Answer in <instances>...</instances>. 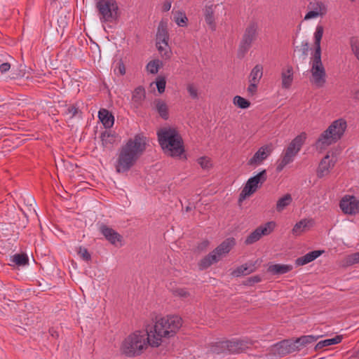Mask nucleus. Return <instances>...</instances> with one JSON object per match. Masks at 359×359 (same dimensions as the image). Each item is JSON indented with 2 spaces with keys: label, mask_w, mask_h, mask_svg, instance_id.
I'll return each instance as SVG.
<instances>
[{
  "label": "nucleus",
  "mask_w": 359,
  "mask_h": 359,
  "mask_svg": "<svg viewBox=\"0 0 359 359\" xmlns=\"http://www.w3.org/2000/svg\"><path fill=\"white\" fill-rule=\"evenodd\" d=\"M146 145L147 138L141 134L130 138L119 150L116 162V172L121 173L128 171L143 154Z\"/></svg>",
  "instance_id": "f257e3e1"
},
{
  "label": "nucleus",
  "mask_w": 359,
  "mask_h": 359,
  "mask_svg": "<svg viewBox=\"0 0 359 359\" xmlns=\"http://www.w3.org/2000/svg\"><path fill=\"white\" fill-rule=\"evenodd\" d=\"M182 326V319L177 316L163 317L149 328V336L152 337L151 346L157 347L163 337L173 336Z\"/></svg>",
  "instance_id": "f03ea898"
},
{
  "label": "nucleus",
  "mask_w": 359,
  "mask_h": 359,
  "mask_svg": "<svg viewBox=\"0 0 359 359\" xmlns=\"http://www.w3.org/2000/svg\"><path fill=\"white\" fill-rule=\"evenodd\" d=\"M157 136L159 144L166 154L179 157L184 152L182 138L175 128H162L157 131Z\"/></svg>",
  "instance_id": "7ed1b4c3"
},
{
  "label": "nucleus",
  "mask_w": 359,
  "mask_h": 359,
  "mask_svg": "<svg viewBox=\"0 0 359 359\" xmlns=\"http://www.w3.org/2000/svg\"><path fill=\"white\" fill-rule=\"evenodd\" d=\"M149 334L148 327L130 334L122 343L123 353L130 357L141 354L149 345L151 346L152 337Z\"/></svg>",
  "instance_id": "20e7f679"
},
{
  "label": "nucleus",
  "mask_w": 359,
  "mask_h": 359,
  "mask_svg": "<svg viewBox=\"0 0 359 359\" xmlns=\"http://www.w3.org/2000/svg\"><path fill=\"white\" fill-rule=\"evenodd\" d=\"M347 128V122L340 118L334 121L329 127L323 131L316 140V149L323 151L330 145L336 143L344 135Z\"/></svg>",
  "instance_id": "39448f33"
},
{
  "label": "nucleus",
  "mask_w": 359,
  "mask_h": 359,
  "mask_svg": "<svg viewBox=\"0 0 359 359\" xmlns=\"http://www.w3.org/2000/svg\"><path fill=\"white\" fill-rule=\"evenodd\" d=\"M306 139V134L302 133L294 137L287 148L283 150L280 158L276 162V171L278 172H281L287 165L294 161V157L301 150Z\"/></svg>",
  "instance_id": "423d86ee"
},
{
  "label": "nucleus",
  "mask_w": 359,
  "mask_h": 359,
  "mask_svg": "<svg viewBox=\"0 0 359 359\" xmlns=\"http://www.w3.org/2000/svg\"><path fill=\"white\" fill-rule=\"evenodd\" d=\"M235 245V240L229 238L224 241L212 252L205 257L199 264L201 269L208 268L212 264L217 262L222 256L227 254Z\"/></svg>",
  "instance_id": "0eeeda50"
},
{
  "label": "nucleus",
  "mask_w": 359,
  "mask_h": 359,
  "mask_svg": "<svg viewBox=\"0 0 359 359\" xmlns=\"http://www.w3.org/2000/svg\"><path fill=\"white\" fill-rule=\"evenodd\" d=\"M96 8L102 22H112L118 18V6L115 0H98Z\"/></svg>",
  "instance_id": "6e6552de"
},
{
  "label": "nucleus",
  "mask_w": 359,
  "mask_h": 359,
  "mask_svg": "<svg viewBox=\"0 0 359 359\" xmlns=\"http://www.w3.org/2000/svg\"><path fill=\"white\" fill-rule=\"evenodd\" d=\"M257 29L258 25L256 22H252L245 28L242 39L240 42L238 57L242 58L250 49L252 43L257 38Z\"/></svg>",
  "instance_id": "1a4fd4ad"
},
{
  "label": "nucleus",
  "mask_w": 359,
  "mask_h": 359,
  "mask_svg": "<svg viewBox=\"0 0 359 359\" xmlns=\"http://www.w3.org/2000/svg\"><path fill=\"white\" fill-rule=\"evenodd\" d=\"M266 180V171L263 170L255 176L250 177L246 182L245 187L240 194V201L245 199L254 194L259 186Z\"/></svg>",
  "instance_id": "9d476101"
},
{
  "label": "nucleus",
  "mask_w": 359,
  "mask_h": 359,
  "mask_svg": "<svg viewBox=\"0 0 359 359\" xmlns=\"http://www.w3.org/2000/svg\"><path fill=\"white\" fill-rule=\"evenodd\" d=\"M168 39L169 36L166 25H163V22H161L156 33V47L159 53L165 56V58H168L170 53V51L168 50L169 48Z\"/></svg>",
  "instance_id": "9b49d317"
},
{
  "label": "nucleus",
  "mask_w": 359,
  "mask_h": 359,
  "mask_svg": "<svg viewBox=\"0 0 359 359\" xmlns=\"http://www.w3.org/2000/svg\"><path fill=\"white\" fill-rule=\"evenodd\" d=\"M276 224L273 221L268 222L264 225H261L253 231L245 239L246 245L252 244L258 241L262 236L270 234L275 229Z\"/></svg>",
  "instance_id": "f8f14e48"
},
{
  "label": "nucleus",
  "mask_w": 359,
  "mask_h": 359,
  "mask_svg": "<svg viewBox=\"0 0 359 359\" xmlns=\"http://www.w3.org/2000/svg\"><path fill=\"white\" fill-rule=\"evenodd\" d=\"M324 28L322 25H318L314 33V45H315V51L313 57H311V67L313 68H318L323 67V63L321 61V48H320V41L323 35Z\"/></svg>",
  "instance_id": "ddd939ff"
},
{
  "label": "nucleus",
  "mask_w": 359,
  "mask_h": 359,
  "mask_svg": "<svg viewBox=\"0 0 359 359\" xmlns=\"http://www.w3.org/2000/svg\"><path fill=\"white\" fill-rule=\"evenodd\" d=\"M339 207L346 215H355L359 212V201L354 196L346 195L340 201Z\"/></svg>",
  "instance_id": "4468645a"
},
{
  "label": "nucleus",
  "mask_w": 359,
  "mask_h": 359,
  "mask_svg": "<svg viewBox=\"0 0 359 359\" xmlns=\"http://www.w3.org/2000/svg\"><path fill=\"white\" fill-rule=\"evenodd\" d=\"M272 149L270 146L264 145L261 147L250 158L247 164L249 166L256 167L263 163L264 161L266 160L271 154Z\"/></svg>",
  "instance_id": "2eb2a0df"
},
{
  "label": "nucleus",
  "mask_w": 359,
  "mask_h": 359,
  "mask_svg": "<svg viewBox=\"0 0 359 359\" xmlns=\"http://www.w3.org/2000/svg\"><path fill=\"white\" fill-rule=\"evenodd\" d=\"M337 161V157L334 155L330 156L327 154L320 162L318 169L317 175L322 178L327 175L330 170L333 168Z\"/></svg>",
  "instance_id": "dca6fc26"
},
{
  "label": "nucleus",
  "mask_w": 359,
  "mask_h": 359,
  "mask_svg": "<svg viewBox=\"0 0 359 359\" xmlns=\"http://www.w3.org/2000/svg\"><path fill=\"white\" fill-rule=\"evenodd\" d=\"M251 341L245 339H233L225 342V346L231 353H239L248 349Z\"/></svg>",
  "instance_id": "f3484780"
},
{
  "label": "nucleus",
  "mask_w": 359,
  "mask_h": 359,
  "mask_svg": "<svg viewBox=\"0 0 359 359\" xmlns=\"http://www.w3.org/2000/svg\"><path fill=\"white\" fill-rule=\"evenodd\" d=\"M217 6L209 1L203 9L205 20L212 30H215L216 27L214 13Z\"/></svg>",
  "instance_id": "a211bd4d"
},
{
  "label": "nucleus",
  "mask_w": 359,
  "mask_h": 359,
  "mask_svg": "<svg viewBox=\"0 0 359 359\" xmlns=\"http://www.w3.org/2000/svg\"><path fill=\"white\" fill-rule=\"evenodd\" d=\"M100 231L105 238L113 245L121 240V236L119 233L104 224L100 226Z\"/></svg>",
  "instance_id": "6ab92c4d"
},
{
  "label": "nucleus",
  "mask_w": 359,
  "mask_h": 359,
  "mask_svg": "<svg viewBox=\"0 0 359 359\" xmlns=\"http://www.w3.org/2000/svg\"><path fill=\"white\" fill-rule=\"evenodd\" d=\"M311 82L317 88L323 87L325 83L326 73L325 69H311Z\"/></svg>",
  "instance_id": "aec40b11"
},
{
  "label": "nucleus",
  "mask_w": 359,
  "mask_h": 359,
  "mask_svg": "<svg viewBox=\"0 0 359 359\" xmlns=\"http://www.w3.org/2000/svg\"><path fill=\"white\" fill-rule=\"evenodd\" d=\"M98 118L106 129L112 128L114 124V116L106 109L99 110Z\"/></svg>",
  "instance_id": "412c9836"
},
{
  "label": "nucleus",
  "mask_w": 359,
  "mask_h": 359,
  "mask_svg": "<svg viewBox=\"0 0 359 359\" xmlns=\"http://www.w3.org/2000/svg\"><path fill=\"white\" fill-rule=\"evenodd\" d=\"M323 250H313L306 253L305 255L297 258L295 263L297 266H303L311 262L323 254Z\"/></svg>",
  "instance_id": "4be33fe9"
},
{
  "label": "nucleus",
  "mask_w": 359,
  "mask_h": 359,
  "mask_svg": "<svg viewBox=\"0 0 359 359\" xmlns=\"http://www.w3.org/2000/svg\"><path fill=\"white\" fill-rule=\"evenodd\" d=\"M313 224L312 219H303L295 224L292 231L293 234L299 235L302 233L309 230Z\"/></svg>",
  "instance_id": "5701e85b"
},
{
  "label": "nucleus",
  "mask_w": 359,
  "mask_h": 359,
  "mask_svg": "<svg viewBox=\"0 0 359 359\" xmlns=\"http://www.w3.org/2000/svg\"><path fill=\"white\" fill-rule=\"evenodd\" d=\"M154 105L156 111L158 113L160 116L167 120L168 118V108L165 101L161 99H156L154 101Z\"/></svg>",
  "instance_id": "b1692460"
},
{
  "label": "nucleus",
  "mask_w": 359,
  "mask_h": 359,
  "mask_svg": "<svg viewBox=\"0 0 359 359\" xmlns=\"http://www.w3.org/2000/svg\"><path fill=\"white\" fill-rule=\"evenodd\" d=\"M292 269V266L290 264H276L269 266V272L274 275H280L286 273Z\"/></svg>",
  "instance_id": "393cba45"
},
{
  "label": "nucleus",
  "mask_w": 359,
  "mask_h": 359,
  "mask_svg": "<svg viewBox=\"0 0 359 359\" xmlns=\"http://www.w3.org/2000/svg\"><path fill=\"white\" fill-rule=\"evenodd\" d=\"M282 88L289 89L293 82V69H287L281 74Z\"/></svg>",
  "instance_id": "a878e982"
},
{
  "label": "nucleus",
  "mask_w": 359,
  "mask_h": 359,
  "mask_svg": "<svg viewBox=\"0 0 359 359\" xmlns=\"http://www.w3.org/2000/svg\"><path fill=\"white\" fill-rule=\"evenodd\" d=\"M342 340V337L341 335H337L331 339H326L324 340H321L317 343L315 346V349L316 351L320 350L325 347H327L334 344H337L340 343Z\"/></svg>",
  "instance_id": "bb28decb"
},
{
  "label": "nucleus",
  "mask_w": 359,
  "mask_h": 359,
  "mask_svg": "<svg viewBox=\"0 0 359 359\" xmlns=\"http://www.w3.org/2000/svg\"><path fill=\"white\" fill-rule=\"evenodd\" d=\"M292 202V196L290 194H285L280 198L276 203V209L278 212H281L286 207L290 205Z\"/></svg>",
  "instance_id": "cd10ccee"
},
{
  "label": "nucleus",
  "mask_w": 359,
  "mask_h": 359,
  "mask_svg": "<svg viewBox=\"0 0 359 359\" xmlns=\"http://www.w3.org/2000/svg\"><path fill=\"white\" fill-rule=\"evenodd\" d=\"M316 6L314 10L310 11L306 14L304 17L305 20L317 18L318 15H323L325 13V11L322 12L323 9L325 10V5L322 2H317Z\"/></svg>",
  "instance_id": "c85d7f7f"
},
{
  "label": "nucleus",
  "mask_w": 359,
  "mask_h": 359,
  "mask_svg": "<svg viewBox=\"0 0 359 359\" xmlns=\"http://www.w3.org/2000/svg\"><path fill=\"white\" fill-rule=\"evenodd\" d=\"M100 139L102 146L106 148L111 146L116 140L114 134L107 130L101 133Z\"/></svg>",
  "instance_id": "c756f323"
},
{
  "label": "nucleus",
  "mask_w": 359,
  "mask_h": 359,
  "mask_svg": "<svg viewBox=\"0 0 359 359\" xmlns=\"http://www.w3.org/2000/svg\"><path fill=\"white\" fill-rule=\"evenodd\" d=\"M255 268L254 264H243L238 267L233 272V275L235 276H245L250 274L255 271Z\"/></svg>",
  "instance_id": "7c9ffc66"
},
{
  "label": "nucleus",
  "mask_w": 359,
  "mask_h": 359,
  "mask_svg": "<svg viewBox=\"0 0 359 359\" xmlns=\"http://www.w3.org/2000/svg\"><path fill=\"white\" fill-rule=\"evenodd\" d=\"M318 338L319 336L305 335L297 339L295 344H299L301 346H306L307 344L315 342L318 340Z\"/></svg>",
  "instance_id": "2f4dec72"
},
{
  "label": "nucleus",
  "mask_w": 359,
  "mask_h": 359,
  "mask_svg": "<svg viewBox=\"0 0 359 359\" xmlns=\"http://www.w3.org/2000/svg\"><path fill=\"white\" fill-rule=\"evenodd\" d=\"M0 72L2 74H6L7 72L9 73V77L11 79H15L18 77L23 76L25 73L20 69H0Z\"/></svg>",
  "instance_id": "473e14b6"
},
{
  "label": "nucleus",
  "mask_w": 359,
  "mask_h": 359,
  "mask_svg": "<svg viewBox=\"0 0 359 359\" xmlns=\"http://www.w3.org/2000/svg\"><path fill=\"white\" fill-rule=\"evenodd\" d=\"M263 72L262 69H252L249 76V83L258 84L261 78L262 77Z\"/></svg>",
  "instance_id": "72a5a7b5"
},
{
  "label": "nucleus",
  "mask_w": 359,
  "mask_h": 359,
  "mask_svg": "<svg viewBox=\"0 0 359 359\" xmlns=\"http://www.w3.org/2000/svg\"><path fill=\"white\" fill-rule=\"evenodd\" d=\"M13 262L18 266H24L29 262L27 255L25 254H15L13 257Z\"/></svg>",
  "instance_id": "f704fd0d"
},
{
  "label": "nucleus",
  "mask_w": 359,
  "mask_h": 359,
  "mask_svg": "<svg viewBox=\"0 0 359 359\" xmlns=\"http://www.w3.org/2000/svg\"><path fill=\"white\" fill-rule=\"evenodd\" d=\"M233 104L241 109H247L250 105L248 100L238 95L233 97Z\"/></svg>",
  "instance_id": "c9c22d12"
},
{
  "label": "nucleus",
  "mask_w": 359,
  "mask_h": 359,
  "mask_svg": "<svg viewBox=\"0 0 359 359\" xmlns=\"http://www.w3.org/2000/svg\"><path fill=\"white\" fill-rule=\"evenodd\" d=\"M76 252L83 261L88 262L91 260V255L86 248L79 246L76 249Z\"/></svg>",
  "instance_id": "e433bc0d"
},
{
  "label": "nucleus",
  "mask_w": 359,
  "mask_h": 359,
  "mask_svg": "<svg viewBox=\"0 0 359 359\" xmlns=\"http://www.w3.org/2000/svg\"><path fill=\"white\" fill-rule=\"evenodd\" d=\"M79 113V109L75 105H69L65 110V114L68 118H72Z\"/></svg>",
  "instance_id": "4c0bfd02"
},
{
  "label": "nucleus",
  "mask_w": 359,
  "mask_h": 359,
  "mask_svg": "<svg viewBox=\"0 0 359 359\" xmlns=\"http://www.w3.org/2000/svg\"><path fill=\"white\" fill-rule=\"evenodd\" d=\"M156 87L159 93H163L165 88V79L162 76H158L156 81Z\"/></svg>",
  "instance_id": "58836bf2"
},
{
  "label": "nucleus",
  "mask_w": 359,
  "mask_h": 359,
  "mask_svg": "<svg viewBox=\"0 0 359 359\" xmlns=\"http://www.w3.org/2000/svg\"><path fill=\"white\" fill-rule=\"evenodd\" d=\"M198 163L203 169H208L211 167L210 158L205 156L199 158L198 159Z\"/></svg>",
  "instance_id": "ea45409f"
},
{
  "label": "nucleus",
  "mask_w": 359,
  "mask_h": 359,
  "mask_svg": "<svg viewBox=\"0 0 359 359\" xmlns=\"http://www.w3.org/2000/svg\"><path fill=\"white\" fill-rule=\"evenodd\" d=\"M347 262L351 265L359 263V252L349 255L347 258Z\"/></svg>",
  "instance_id": "a19ab883"
},
{
  "label": "nucleus",
  "mask_w": 359,
  "mask_h": 359,
  "mask_svg": "<svg viewBox=\"0 0 359 359\" xmlns=\"http://www.w3.org/2000/svg\"><path fill=\"white\" fill-rule=\"evenodd\" d=\"M173 294L181 297H187L189 295L187 290L184 288H176L173 290Z\"/></svg>",
  "instance_id": "79ce46f5"
},
{
  "label": "nucleus",
  "mask_w": 359,
  "mask_h": 359,
  "mask_svg": "<svg viewBox=\"0 0 359 359\" xmlns=\"http://www.w3.org/2000/svg\"><path fill=\"white\" fill-rule=\"evenodd\" d=\"M163 62L158 59H154L147 63L145 67H162Z\"/></svg>",
  "instance_id": "37998d69"
},
{
  "label": "nucleus",
  "mask_w": 359,
  "mask_h": 359,
  "mask_svg": "<svg viewBox=\"0 0 359 359\" xmlns=\"http://www.w3.org/2000/svg\"><path fill=\"white\" fill-rule=\"evenodd\" d=\"M187 90L190 95V96L193 98V99H196L198 97V90L197 89L194 87V86L193 84H189L188 86H187Z\"/></svg>",
  "instance_id": "c03bdc74"
},
{
  "label": "nucleus",
  "mask_w": 359,
  "mask_h": 359,
  "mask_svg": "<svg viewBox=\"0 0 359 359\" xmlns=\"http://www.w3.org/2000/svg\"><path fill=\"white\" fill-rule=\"evenodd\" d=\"M262 281V278L259 276H254L248 278L247 284L252 285L255 283H257Z\"/></svg>",
  "instance_id": "a18cd8bd"
},
{
  "label": "nucleus",
  "mask_w": 359,
  "mask_h": 359,
  "mask_svg": "<svg viewBox=\"0 0 359 359\" xmlns=\"http://www.w3.org/2000/svg\"><path fill=\"white\" fill-rule=\"evenodd\" d=\"M187 21V18L186 17L185 15H184L183 16H181V17H177L175 19L176 23L179 26H181V27H184V25H186Z\"/></svg>",
  "instance_id": "49530a36"
},
{
  "label": "nucleus",
  "mask_w": 359,
  "mask_h": 359,
  "mask_svg": "<svg viewBox=\"0 0 359 359\" xmlns=\"http://www.w3.org/2000/svg\"><path fill=\"white\" fill-rule=\"evenodd\" d=\"M257 83H250V85L248 88V94L253 95L257 92Z\"/></svg>",
  "instance_id": "de8ad7c7"
},
{
  "label": "nucleus",
  "mask_w": 359,
  "mask_h": 359,
  "mask_svg": "<svg viewBox=\"0 0 359 359\" xmlns=\"http://www.w3.org/2000/svg\"><path fill=\"white\" fill-rule=\"evenodd\" d=\"M144 91L142 88H137L135 90V95H133L134 98H135L137 95L140 96V99H142L144 97Z\"/></svg>",
  "instance_id": "09e8293b"
},
{
  "label": "nucleus",
  "mask_w": 359,
  "mask_h": 359,
  "mask_svg": "<svg viewBox=\"0 0 359 359\" xmlns=\"http://www.w3.org/2000/svg\"><path fill=\"white\" fill-rule=\"evenodd\" d=\"M309 50V45L307 43H305L302 45V48L299 49V51H302V54L306 55Z\"/></svg>",
  "instance_id": "8fccbe9b"
},
{
  "label": "nucleus",
  "mask_w": 359,
  "mask_h": 359,
  "mask_svg": "<svg viewBox=\"0 0 359 359\" xmlns=\"http://www.w3.org/2000/svg\"><path fill=\"white\" fill-rule=\"evenodd\" d=\"M209 245V241H203L201 243L199 244L198 245V249L199 250H204L205 248H206Z\"/></svg>",
  "instance_id": "3c124183"
},
{
  "label": "nucleus",
  "mask_w": 359,
  "mask_h": 359,
  "mask_svg": "<svg viewBox=\"0 0 359 359\" xmlns=\"http://www.w3.org/2000/svg\"><path fill=\"white\" fill-rule=\"evenodd\" d=\"M126 69H114V74L116 75H124Z\"/></svg>",
  "instance_id": "603ef678"
},
{
  "label": "nucleus",
  "mask_w": 359,
  "mask_h": 359,
  "mask_svg": "<svg viewBox=\"0 0 359 359\" xmlns=\"http://www.w3.org/2000/svg\"><path fill=\"white\" fill-rule=\"evenodd\" d=\"M49 333L53 338H57L59 337V333L55 330L53 328L49 330Z\"/></svg>",
  "instance_id": "864d4df0"
},
{
  "label": "nucleus",
  "mask_w": 359,
  "mask_h": 359,
  "mask_svg": "<svg viewBox=\"0 0 359 359\" xmlns=\"http://www.w3.org/2000/svg\"><path fill=\"white\" fill-rule=\"evenodd\" d=\"M11 64L8 62H5L0 58V67H11Z\"/></svg>",
  "instance_id": "5fc2aeb1"
},
{
  "label": "nucleus",
  "mask_w": 359,
  "mask_h": 359,
  "mask_svg": "<svg viewBox=\"0 0 359 359\" xmlns=\"http://www.w3.org/2000/svg\"><path fill=\"white\" fill-rule=\"evenodd\" d=\"M171 7V3L170 2H165L163 6V11H168L170 9Z\"/></svg>",
  "instance_id": "6e6d98bb"
},
{
  "label": "nucleus",
  "mask_w": 359,
  "mask_h": 359,
  "mask_svg": "<svg viewBox=\"0 0 359 359\" xmlns=\"http://www.w3.org/2000/svg\"><path fill=\"white\" fill-rule=\"evenodd\" d=\"M353 99L355 101L359 102V89H358V90H355V91L353 93Z\"/></svg>",
  "instance_id": "4d7b16f0"
},
{
  "label": "nucleus",
  "mask_w": 359,
  "mask_h": 359,
  "mask_svg": "<svg viewBox=\"0 0 359 359\" xmlns=\"http://www.w3.org/2000/svg\"><path fill=\"white\" fill-rule=\"evenodd\" d=\"M158 72V69H150V73L151 74H157Z\"/></svg>",
  "instance_id": "13d9d810"
},
{
  "label": "nucleus",
  "mask_w": 359,
  "mask_h": 359,
  "mask_svg": "<svg viewBox=\"0 0 359 359\" xmlns=\"http://www.w3.org/2000/svg\"><path fill=\"white\" fill-rule=\"evenodd\" d=\"M117 66H118L117 67H118V68H121V67H125V66H124V65H123V63L122 62V61H121V60H120V61L118 62Z\"/></svg>",
  "instance_id": "bf43d9fd"
},
{
  "label": "nucleus",
  "mask_w": 359,
  "mask_h": 359,
  "mask_svg": "<svg viewBox=\"0 0 359 359\" xmlns=\"http://www.w3.org/2000/svg\"><path fill=\"white\" fill-rule=\"evenodd\" d=\"M255 68H257V67H259V65H255Z\"/></svg>",
  "instance_id": "052dcab7"
},
{
  "label": "nucleus",
  "mask_w": 359,
  "mask_h": 359,
  "mask_svg": "<svg viewBox=\"0 0 359 359\" xmlns=\"http://www.w3.org/2000/svg\"><path fill=\"white\" fill-rule=\"evenodd\" d=\"M189 207H187V211H189Z\"/></svg>",
  "instance_id": "680f3d73"
},
{
  "label": "nucleus",
  "mask_w": 359,
  "mask_h": 359,
  "mask_svg": "<svg viewBox=\"0 0 359 359\" xmlns=\"http://www.w3.org/2000/svg\"><path fill=\"white\" fill-rule=\"evenodd\" d=\"M350 1L353 2V1H355V0H350Z\"/></svg>",
  "instance_id": "e2e57ef3"
}]
</instances>
